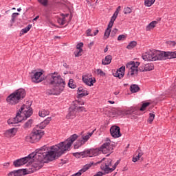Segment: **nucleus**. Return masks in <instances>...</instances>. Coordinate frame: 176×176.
<instances>
[{"label":"nucleus","mask_w":176,"mask_h":176,"mask_svg":"<svg viewBox=\"0 0 176 176\" xmlns=\"http://www.w3.org/2000/svg\"><path fill=\"white\" fill-rule=\"evenodd\" d=\"M126 39V36L124 34L120 35L118 37V41H124Z\"/></svg>","instance_id":"49"},{"label":"nucleus","mask_w":176,"mask_h":176,"mask_svg":"<svg viewBox=\"0 0 176 176\" xmlns=\"http://www.w3.org/2000/svg\"><path fill=\"white\" fill-rule=\"evenodd\" d=\"M96 74L97 75H100V76H105V73H104L102 69H97Z\"/></svg>","instance_id":"44"},{"label":"nucleus","mask_w":176,"mask_h":176,"mask_svg":"<svg viewBox=\"0 0 176 176\" xmlns=\"http://www.w3.org/2000/svg\"><path fill=\"white\" fill-rule=\"evenodd\" d=\"M154 119H155V114H153V113H150L149 118L148 120V123H152Z\"/></svg>","instance_id":"45"},{"label":"nucleus","mask_w":176,"mask_h":176,"mask_svg":"<svg viewBox=\"0 0 176 176\" xmlns=\"http://www.w3.org/2000/svg\"><path fill=\"white\" fill-rule=\"evenodd\" d=\"M25 90L23 88H20L7 97V103L9 105H16L25 97Z\"/></svg>","instance_id":"5"},{"label":"nucleus","mask_w":176,"mask_h":176,"mask_svg":"<svg viewBox=\"0 0 176 176\" xmlns=\"http://www.w3.org/2000/svg\"><path fill=\"white\" fill-rule=\"evenodd\" d=\"M32 115V109L30 106L23 105L21 108V110L16 113V116L14 118H10L8 120V124H17L23 120L30 118Z\"/></svg>","instance_id":"4"},{"label":"nucleus","mask_w":176,"mask_h":176,"mask_svg":"<svg viewBox=\"0 0 176 176\" xmlns=\"http://www.w3.org/2000/svg\"><path fill=\"white\" fill-rule=\"evenodd\" d=\"M167 45H168L169 46L174 47V46H175L176 43L175 41H168L167 42Z\"/></svg>","instance_id":"50"},{"label":"nucleus","mask_w":176,"mask_h":176,"mask_svg":"<svg viewBox=\"0 0 176 176\" xmlns=\"http://www.w3.org/2000/svg\"><path fill=\"white\" fill-rule=\"evenodd\" d=\"M172 55L171 52H162V51H157L155 50V61L157 60H167V59H171Z\"/></svg>","instance_id":"8"},{"label":"nucleus","mask_w":176,"mask_h":176,"mask_svg":"<svg viewBox=\"0 0 176 176\" xmlns=\"http://www.w3.org/2000/svg\"><path fill=\"white\" fill-rule=\"evenodd\" d=\"M87 36H94V35H93V34H91V29H88L87 30Z\"/></svg>","instance_id":"52"},{"label":"nucleus","mask_w":176,"mask_h":176,"mask_svg":"<svg viewBox=\"0 0 176 176\" xmlns=\"http://www.w3.org/2000/svg\"><path fill=\"white\" fill-rule=\"evenodd\" d=\"M119 163H120V162L117 161L114 164V165L112 166V164H113L112 160L109 159V160L104 161V162L101 164L100 168H101L102 171H103L104 173V174H109V173L115 171V170H116V167H118V166L119 165Z\"/></svg>","instance_id":"6"},{"label":"nucleus","mask_w":176,"mask_h":176,"mask_svg":"<svg viewBox=\"0 0 176 176\" xmlns=\"http://www.w3.org/2000/svg\"><path fill=\"white\" fill-rule=\"evenodd\" d=\"M123 113L124 115H129V117L133 120H135L138 118V111H137V108L135 107H131L124 110Z\"/></svg>","instance_id":"9"},{"label":"nucleus","mask_w":176,"mask_h":176,"mask_svg":"<svg viewBox=\"0 0 176 176\" xmlns=\"http://www.w3.org/2000/svg\"><path fill=\"white\" fill-rule=\"evenodd\" d=\"M149 105H151L150 102L143 103L142 107L140 109V111H145V109H146L147 107H149Z\"/></svg>","instance_id":"38"},{"label":"nucleus","mask_w":176,"mask_h":176,"mask_svg":"<svg viewBox=\"0 0 176 176\" xmlns=\"http://www.w3.org/2000/svg\"><path fill=\"white\" fill-rule=\"evenodd\" d=\"M89 157H93V156L98 155V150L97 149H91L88 152Z\"/></svg>","instance_id":"28"},{"label":"nucleus","mask_w":176,"mask_h":176,"mask_svg":"<svg viewBox=\"0 0 176 176\" xmlns=\"http://www.w3.org/2000/svg\"><path fill=\"white\" fill-rule=\"evenodd\" d=\"M121 75L122 72H120L119 70H117L116 73H114V76H116V78H119V79H122V78H123Z\"/></svg>","instance_id":"41"},{"label":"nucleus","mask_w":176,"mask_h":176,"mask_svg":"<svg viewBox=\"0 0 176 176\" xmlns=\"http://www.w3.org/2000/svg\"><path fill=\"white\" fill-rule=\"evenodd\" d=\"M17 10L18 12H21V8H18Z\"/></svg>","instance_id":"63"},{"label":"nucleus","mask_w":176,"mask_h":176,"mask_svg":"<svg viewBox=\"0 0 176 176\" xmlns=\"http://www.w3.org/2000/svg\"><path fill=\"white\" fill-rule=\"evenodd\" d=\"M75 109H75V107L74 108L69 109V112L67 115V119H74V118H75V116L76 115V111Z\"/></svg>","instance_id":"22"},{"label":"nucleus","mask_w":176,"mask_h":176,"mask_svg":"<svg viewBox=\"0 0 176 176\" xmlns=\"http://www.w3.org/2000/svg\"><path fill=\"white\" fill-rule=\"evenodd\" d=\"M82 145H85L84 142L81 139H78L74 144V149H79Z\"/></svg>","instance_id":"27"},{"label":"nucleus","mask_w":176,"mask_h":176,"mask_svg":"<svg viewBox=\"0 0 176 176\" xmlns=\"http://www.w3.org/2000/svg\"><path fill=\"white\" fill-rule=\"evenodd\" d=\"M119 10H120V6H118L116 11L114 12L113 15L111 16V19L114 18V21L116 20L118 17V14H119Z\"/></svg>","instance_id":"37"},{"label":"nucleus","mask_w":176,"mask_h":176,"mask_svg":"<svg viewBox=\"0 0 176 176\" xmlns=\"http://www.w3.org/2000/svg\"><path fill=\"white\" fill-rule=\"evenodd\" d=\"M110 142L111 140H109L100 148V151L104 155H107V153H112V151H113V146L111 145Z\"/></svg>","instance_id":"11"},{"label":"nucleus","mask_w":176,"mask_h":176,"mask_svg":"<svg viewBox=\"0 0 176 176\" xmlns=\"http://www.w3.org/2000/svg\"><path fill=\"white\" fill-rule=\"evenodd\" d=\"M52 121V118L49 117L39 125H37L29 134L25 137L27 142H31L34 144V142H38L45 135V132L42 131L43 129H45L46 126Z\"/></svg>","instance_id":"3"},{"label":"nucleus","mask_w":176,"mask_h":176,"mask_svg":"<svg viewBox=\"0 0 176 176\" xmlns=\"http://www.w3.org/2000/svg\"><path fill=\"white\" fill-rule=\"evenodd\" d=\"M119 91H115L114 92V94H115V96H118V94H119Z\"/></svg>","instance_id":"59"},{"label":"nucleus","mask_w":176,"mask_h":176,"mask_svg":"<svg viewBox=\"0 0 176 176\" xmlns=\"http://www.w3.org/2000/svg\"><path fill=\"white\" fill-rule=\"evenodd\" d=\"M91 167V164L85 165L83 168L79 171L81 174H83V173H85V171H87V170H89V168H90Z\"/></svg>","instance_id":"34"},{"label":"nucleus","mask_w":176,"mask_h":176,"mask_svg":"<svg viewBox=\"0 0 176 176\" xmlns=\"http://www.w3.org/2000/svg\"><path fill=\"white\" fill-rule=\"evenodd\" d=\"M82 81L87 86H93L96 83V78H90L89 76H82Z\"/></svg>","instance_id":"17"},{"label":"nucleus","mask_w":176,"mask_h":176,"mask_svg":"<svg viewBox=\"0 0 176 176\" xmlns=\"http://www.w3.org/2000/svg\"><path fill=\"white\" fill-rule=\"evenodd\" d=\"M39 19V16H36L34 19V21H36L37 19Z\"/></svg>","instance_id":"61"},{"label":"nucleus","mask_w":176,"mask_h":176,"mask_svg":"<svg viewBox=\"0 0 176 176\" xmlns=\"http://www.w3.org/2000/svg\"><path fill=\"white\" fill-rule=\"evenodd\" d=\"M155 1L156 0H145L144 1V5L145 6H152L153 3H155Z\"/></svg>","instance_id":"35"},{"label":"nucleus","mask_w":176,"mask_h":176,"mask_svg":"<svg viewBox=\"0 0 176 176\" xmlns=\"http://www.w3.org/2000/svg\"><path fill=\"white\" fill-rule=\"evenodd\" d=\"M93 133H94V131L88 133L85 135H82L81 141H82L84 142V144H86V142H87V141H89V140L90 139V137H91L93 135Z\"/></svg>","instance_id":"25"},{"label":"nucleus","mask_w":176,"mask_h":176,"mask_svg":"<svg viewBox=\"0 0 176 176\" xmlns=\"http://www.w3.org/2000/svg\"><path fill=\"white\" fill-rule=\"evenodd\" d=\"M54 38H55V39H60L61 37H60V36H55Z\"/></svg>","instance_id":"62"},{"label":"nucleus","mask_w":176,"mask_h":176,"mask_svg":"<svg viewBox=\"0 0 176 176\" xmlns=\"http://www.w3.org/2000/svg\"><path fill=\"white\" fill-rule=\"evenodd\" d=\"M50 112L47 110H43L39 111L38 115L41 118H45V116H47Z\"/></svg>","instance_id":"31"},{"label":"nucleus","mask_w":176,"mask_h":176,"mask_svg":"<svg viewBox=\"0 0 176 176\" xmlns=\"http://www.w3.org/2000/svg\"><path fill=\"white\" fill-rule=\"evenodd\" d=\"M126 67L129 69V75H131V76H133V75H137V73L138 72V67H140V63L131 61L126 64Z\"/></svg>","instance_id":"7"},{"label":"nucleus","mask_w":176,"mask_h":176,"mask_svg":"<svg viewBox=\"0 0 176 176\" xmlns=\"http://www.w3.org/2000/svg\"><path fill=\"white\" fill-rule=\"evenodd\" d=\"M126 69V67H121L118 71L121 72V76H124V71Z\"/></svg>","instance_id":"47"},{"label":"nucleus","mask_w":176,"mask_h":176,"mask_svg":"<svg viewBox=\"0 0 176 176\" xmlns=\"http://www.w3.org/2000/svg\"><path fill=\"white\" fill-rule=\"evenodd\" d=\"M135 46H137V42L136 41H131L126 46V49H129V50H131V49H134V47H135Z\"/></svg>","instance_id":"33"},{"label":"nucleus","mask_w":176,"mask_h":176,"mask_svg":"<svg viewBox=\"0 0 176 176\" xmlns=\"http://www.w3.org/2000/svg\"><path fill=\"white\" fill-rule=\"evenodd\" d=\"M171 56H172V58H176V51L171 52Z\"/></svg>","instance_id":"55"},{"label":"nucleus","mask_w":176,"mask_h":176,"mask_svg":"<svg viewBox=\"0 0 176 176\" xmlns=\"http://www.w3.org/2000/svg\"><path fill=\"white\" fill-rule=\"evenodd\" d=\"M80 47H83V43H80L76 45L77 50H82Z\"/></svg>","instance_id":"51"},{"label":"nucleus","mask_w":176,"mask_h":176,"mask_svg":"<svg viewBox=\"0 0 176 176\" xmlns=\"http://www.w3.org/2000/svg\"><path fill=\"white\" fill-rule=\"evenodd\" d=\"M92 45H94V43H91L90 45L92 46Z\"/></svg>","instance_id":"64"},{"label":"nucleus","mask_w":176,"mask_h":176,"mask_svg":"<svg viewBox=\"0 0 176 176\" xmlns=\"http://www.w3.org/2000/svg\"><path fill=\"white\" fill-rule=\"evenodd\" d=\"M110 133L111 137L113 138H119V137H122V133H120V127L118 126H112L110 128Z\"/></svg>","instance_id":"12"},{"label":"nucleus","mask_w":176,"mask_h":176,"mask_svg":"<svg viewBox=\"0 0 176 176\" xmlns=\"http://www.w3.org/2000/svg\"><path fill=\"white\" fill-rule=\"evenodd\" d=\"M74 109H76L78 112H86V108L85 107H77Z\"/></svg>","instance_id":"42"},{"label":"nucleus","mask_w":176,"mask_h":176,"mask_svg":"<svg viewBox=\"0 0 176 176\" xmlns=\"http://www.w3.org/2000/svg\"><path fill=\"white\" fill-rule=\"evenodd\" d=\"M78 98H82V97H86V96H89V91L82 87H79L78 89Z\"/></svg>","instance_id":"20"},{"label":"nucleus","mask_w":176,"mask_h":176,"mask_svg":"<svg viewBox=\"0 0 176 176\" xmlns=\"http://www.w3.org/2000/svg\"><path fill=\"white\" fill-rule=\"evenodd\" d=\"M130 90L131 93H137L138 91H140V87L137 85H132L130 87Z\"/></svg>","instance_id":"29"},{"label":"nucleus","mask_w":176,"mask_h":176,"mask_svg":"<svg viewBox=\"0 0 176 176\" xmlns=\"http://www.w3.org/2000/svg\"><path fill=\"white\" fill-rule=\"evenodd\" d=\"M142 155H144V153H142L141 150H137L135 154L133 157V162H134V163H135V162H138L140 158L142 157Z\"/></svg>","instance_id":"21"},{"label":"nucleus","mask_w":176,"mask_h":176,"mask_svg":"<svg viewBox=\"0 0 176 176\" xmlns=\"http://www.w3.org/2000/svg\"><path fill=\"white\" fill-rule=\"evenodd\" d=\"M73 105L75 108H77L78 105H85V102L82 100H77L73 102Z\"/></svg>","instance_id":"32"},{"label":"nucleus","mask_w":176,"mask_h":176,"mask_svg":"<svg viewBox=\"0 0 176 176\" xmlns=\"http://www.w3.org/2000/svg\"><path fill=\"white\" fill-rule=\"evenodd\" d=\"M69 87H70L71 89H76V84H75V82H74V80L70 79L69 80V83H68Z\"/></svg>","instance_id":"36"},{"label":"nucleus","mask_w":176,"mask_h":176,"mask_svg":"<svg viewBox=\"0 0 176 176\" xmlns=\"http://www.w3.org/2000/svg\"><path fill=\"white\" fill-rule=\"evenodd\" d=\"M82 52L83 50H78L77 52H74L75 57H79L82 55Z\"/></svg>","instance_id":"46"},{"label":"nucleus","mask_w":176,"mask_h":176,"mask_svg":"<svg viewBox=\"0 0 176 176\" xmlns=\"http://www.w3.org/2000/svg\"><path fill=\"white\" fill-rule=\"evenodd\" d=\"M117 33H118V29L115 28L112 30L111 35H113V36H115V35H116Z\"/></svg>","instance_id":"53"},{"label":"nucleus","mask_w":176,"mask_h":176,"mask_svg":"<svg viewBox=\"0 0 176 176\" xmlns=\"http://www.w3.org/2000/svg\"><path fill=\"white\" fill-rule=\"evenodd\" d=\"M76 140H78V135L74 134L65 142L50 147L44 146L36 150L35 153L30 154L29 162H33L32 163L31 168L28 169V173H35V171L41 170L43 163H46L49 160L52 162L56 157H58L63 153H65V152L69 151L71 146Z\"/></svg>","instance_id":"1"},{"label":"nucleus","mask_w":176,"mask_h":176,"mask_svg":"<svg viewBox=\"0 0 176 176\" xmlns=\"http://www.w3.org/2000/svg\"><path fill=\"white\" fill-rule=\"evenodd\" d=\"M97 34H98V30H96L94 32V36H96V35H97Z\"/></svg>","instance_id":"57"},{"label":"nucleus","mask_w":176,"mask_h":176,"mask_svg":"<svg viewBox=\"0 0 176 176\" xmlns=\"http://www.w3.org/2000/svg\"><path fill=\"white\" fill-rule=\"evenodd\" d=\"M10 165V164L9 162H6L3 164V166L6 167V168H7V167H9Z\"/></svg>","instance_id":"56"},{"label":"nucleus","mask_w":176,"mask_h":176,"mask_svg":"<svg viewBox=\"0 0 176 176\" xmlns=\"http://www.w3.org/2000/svg\"><path fill=\"white\" fill-rule=\"evenodd\" d=\"M32 126V120H29L27 122H25L23 125V129L27 130V129H31Z\"/></svg>","instance_id":"30"},{"label":"nucleus","mask_w":176,"mask_h":176,"mask_svg":"<svg viewBox=\"0 0 176 176\" xmlns=\"http://www.w3.org/2000/svg\"><path fill=\"white\" fill-rule=\"evenodd\" d=\"M158 23L157 21H153L151 22L147 27L146 28V30L147 31H151V30H153L155 27H156V25Z\"/></svg>","instance_id":"26"},{"label":"nucleus","mask_w":176,"mask_h":176,"mask_svg":"<svg viewBox=\"0 0 176 176\" xmlns=\"http://www.w3.org/2000/svg\"><path fill=\"white\" fill-rule=\"evenodd\" d=\"M28 174L24 169H19L16 170L11 171L8 174V176H22Z\"/></svg>","instance_id":"16"},{"label":"nucleus","mask_w":176,"mask_h":176,"mask_svg":"<svg viewBox=\"0 0 176 176\" xmlns=\"http://www.w3.org/2000/svg\"><path fill=\"white\" fill-rule=\"evenodd\" d=\"M113 23H115V18L113 17V19H111L110 22L108 25V27L105 30V32L104 34V39H108V38H109V35H111V28H112V27L113 26Z\"/></svg>","instance_id":"15"},{"label":"nucleus","mask_w":176,"mask_h":176,"mask_svg":"<svg viewBox=\"0 0 176 176\" xmlns=\"http://www.w3.org/2000/svg\"><path fill=\"white\" fill-rule=\"evenodd\" d=\"M155 69L153 63H148L141 66L139 69L141 72H146L148 71H152Z\"/></svg>","instance_id":"18"},{"label":"nucleus","mask_w":176,"mask_h":176,"mask_svg":"<svg viewBox=\"0 0 176 176\" xmlns=\"http://www.w3.org/2000/svg\"><path fill=\"white\" fill-rule=\"evenodd\" d=\"M46 80L47 83L53 86L51 90L47 91L48 94L58 96L64 91V89H65V81L57 73L48 74L46 76Z\"/></svg>","instance_id":"2"},{"label":"nucleus","mask_w":176,"mask_h":176,"mask_svg":"<svg viewBox=\"0 0 176 176\" xmlns=\"http://www.w3.org/2000/svg\"><path fill=\"white\" fill-rule=\"evenodd\" d=\"M20 14L19 12H14L12 15V21H14V19L16 18L17 16H19Z\"/></svg>","instance_id":"48"},{"label":"nucleus","mask_w":176,"mask_h":176,"mask_svg":"<svg viewBox=\"0 0 176 176\" xmlns=\"http://www.w3.org/2000/svg\"><path fill=\"white\" fill-rule=\"evenodd\" d=\"M38 2L43 5V6H47L49 3V0H38Z\"/></svg>","instance_id":"40"},{"label":"nucleus","mask_w":176,"mask_h":176,"mask_svg":"<svg viewBox=\"0 0 176 176\" xmlns=\"http://www.w3.org/2000/svg\"><path fill=\"white\" fill-rule=\"evenodd\" d=\"M132 10L130 8V7H126L124 8V14H129V13H131Z\"/></svg>","instance_id":"43"},{"label":"nucleus","mask_w":176,"mask_h":176,"mask_svg":"<svg viewBox=\"0 0 176 176\" xmlns=\"http://www.w3.org/2000/svg\"><path fill=\"white\" fill-rule=\"evenodd\" d=\"M108 102H109V104H115V102L111 100H109Z\"/></svg>","instance_id":"60"},{"label":"nucleus","mask_w":176,"mask_h":176,"mask_svg":"<svg viewBox=\"0 0 176 176\" xmlns=\"http://www.w3.org/2000/svg\"><path fill=\"white\" fill-rule=\"evenodd\" d=\"M105 174H108V173H105V172L102 173V172H98L96 175H95L94 176H102V175H105Z\"/></svg>","instance_id":"54"},{"label":"nucleus","mask_w":176,"mask_h":176,"mask_svg":"<svg viewBox=\"0 0 176 176\" xmlns=\"http://www.w3.org/2000/svg\"><path fill=\"white\" fill-rule=\"evenodd\" d=\"M42 75H43L42 72H36L34 76L32 77V82L34 83H40V82H43L45 78L42 76Z\"/></svg>","instance_id":"14"},{"label":"nucleus","mask_w":176,"mask_h":176,"mask_svg":"<svg viewBox=\"0 0 176 176\" xmlns=\"http://www.w3.org/2000/svg\"><path fill=\"white\" fill-rule=\"evenodd\" d=\"M104 53H107V52H108V45L106 46L104 50Z\"/></svg>","instance_id":"58"},{"label":"nucleus","mask_w":176,"mask_h":176,"mask_svg":"<svg viewBox=\"0 0 176 176\" xmlns=\"http://www.w3.org/2000/svg\"><path fill=\"white\" fill-rule=\"evenodd\" d=\"M28 162H30V155L14 161L13 164L14 167H21V166H24V164H26Z\"/></svg>","instance_id":"13"},{"label":"nucleus","mask_w":176,"mask_h":176,"mask_svg":"<svg viewBox=\"0 0 176 176\" xmlns=\"http://www.w3.org/2000/svg\"><path fill=\"white\" fill-rule=\"evenodd\" d=\"M67 17H68V14H62L61 16L58 19V24H60V25H64V24L67 23Z\"/></svg>","instance_id":"24"},{"label":"nucleus","mask_w":176,"mask_h":176,"mask_svg":"<svg viewBox=\"0 0 176 176\" xmlns=\"http://www.w3.org/2000/svg\"><path fill=\"white\" fill-rule=\"evenodd\" d=\"M112 61V56L107 55L105 56L104 59H102V65H108L111 64V62Z\"/></svg>","instance_id":"23"},{"label":"nucleus","mask_w":176,"mask_h":176,"mask_svg":"<svg viewBox=\"0 0 176 176\" xmlns=\"http://www.w3.org/2000/svg\"><path fill=\"white\" fill-rule=\"evenodd\" d=\"M16 133H17V129L12 128L6 131L3 135L4 137H6V138H12V137H14V135H16Z\"/></svg>","instance_id":"19"},{"label":"nucleus","mask_w":176,"mask_h":176,"mask_svg":"<svg viewBox=\"0 0 176 176\" xmlns=\"http://www.w3.org/2000/svg\"><path fill=\"white\" fill-rule=\"evenodd\" d=\"M155 50H148L142 55V58L144 60V61H155Z\"/></svg>","instance_id":"10"},{"label":"nucleus","mask_w":176,"mask_h":176,"mask_svg":"<svg viewBox=\"0 0 176 176\" xmlns=\"http://www.w3.org/2000/svg\"><path fill=\"white\" fill-rule=\"evenodd\" d=\"M31 28H32V25H28L26 28L22 29V32H23V34H27Z\"/></svg>","instance_id":"39"}]
</instances>
